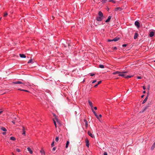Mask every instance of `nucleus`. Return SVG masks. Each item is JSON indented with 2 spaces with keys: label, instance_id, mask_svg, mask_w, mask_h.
<instances>
[{
  "label": "nucleus",
  "instance_id": "obj_25",
  "mask_svg": "<svg viewBox=\"0 0 155 155\" xmlns=\"http://www.w3.org/2000/svg\"><path fill=\"white\" fill-rule=\"evenodd\" d=\"M155 147V144L153 143L151 147V150H153L154 149Z\"/></svg>",
  "mask_w": 155,
  "mask_h": 155
},
{
  "label": "nucleus",
  "instance_id": "obj_40",
  "mask_svg": "<svg viewBox=\"0 0 155 155\" xmlns=\"http://www.w3.org/2000/svg\"><path fill=\"white\" fill-rule=\"evenodd\" d=\"M51 146L53 147L54 146V141H53L51 144Z\"/></svg>",
  "mask_w": 155,
  "mask_h": 155
},
{
  "label": "nucleus",
  "instance_id": "obj_10",
  "mask_svg": "<svg viewBox=\"0 0 155 155\" xmlns=\"http://www.w3.org/2000/svg\"><path fill=\"white\" fill-rule=\"evenodd\" d=\"M88 102L89 104V105L91 107V108H93V106L92 103L90 100H88Z\"/></svg>",
  "mask_w": 155,
  "mask_h": 155
},
{
  "label": "nucleus",
  "instance_id": "obj_20",
  "mask_svg": "<svg viewBox=\"0 0 155 155\" xmlns=\"http://www.w3.org/2000/svg\"><path fill=\"white\" fill-rule=\"evenodd\" d=\"M69 144V141L68 140L67 141L65 146V147L66 148H67L68 147Z\"/></svg>",
  "mask_w": 155,
  "mask_h": 155
},
{
  "label": "nucleus",
  "instance_id": "obj_26",
  "mask_svg": "<svg viewBox=\"0 0 155 155\" xmlns=\"http://www.w3.org/2000/svg\"><path fill=\"white\" fill-rule=\"evenodd\" d=\"M18 90H19L21 91H25V92H29L28 90H24V89H21L20 88L18 89Z\"/></svg>",
  "mask_w": 155,
  "mask_h": 155
},
{
  "label": "nucleus",
  "instance_id": "obj_17",
  "mask_svg": "<svg viewBox=\"0 0 155 155\" xmlns=\"http://www.w3.org/2000/svg\"><path fill=\"white\" fill-rule=\"evenodd\" d=\"M0 128L3 131L5 132L7 131V129L3 127H1Z\"/></svg>",
  "mask_w": 155,
  "mask_h": 155
},
{
  "label": "nucleus",
  "instance_id": "obj_51",
  "mask_svg": "<svg viewBox=\"0 0 155 155\" xmlns=\"http://www.w3.org/2000/svg\"><path fill=\"white\" fill-rule=\"evenodd\" d=\"M113 49H114V50H117V47H114Z\"/></svg>",
  "mask_w": 155,
  "mask_h": 155
},
{
  "label": "nucleus",
  "instance_id": "obj_59",
  "mask_svg": "<svg viewBox=\"0 0 155 155\" xmlns=\"http://www.w3.org/2000/svg\"><path fill=\"white\" fill-rule=\"evenodd\" d=\"M5 134H6L5 132H3V134H4V135Z\"/></svg>",
  "mask_w": 155,
  "mask_h": 155
},
{
  "label": "nucleus",
  "instance_id": "obj_48",
  "mask_svg": "<svg viewBox=\"0 0 155 155\" xmlns=\"http://www.w3.org/2000/svg\"><path fill=\"white\" fill-rule=\"evenodd\" d=\"M56 148L55 147H53V149H52V150L53 151L55 150L56 149Z\"/></svg>",
  "mask_w": 155,
  "mask_h": 155
},
{
  "label": "nucleus",
  "instance_id": "obj_44",
  "mask_svg": "<svg viewBox=\"0 0 155 155\" xmlns=\"http://www.w3.org/2000/svg\"><path fill=\"white\" fill-rule=\"evenodd\" d=\"M96 81H97L96 80H94L93 81H92V83L93 84H94V83H95Z\"/></svg>",
  "mask_w": 155,
  "mask_h": 155
},
{
  "label": "nucleus",
  "instance_id": "obj_13",
  "mask_svg": "<svg viewBox=\"0 0 155 155\" xmlns=\"http://www.w3.org/2000/svg\"><path fill=\"white\" fill-rule=\"evenodd\" d=\"M148 107V106H146L141 111H140V112L143 113V112H144L147 109Z\"/></svg>",
  "mask_w": 155,
  "mask_h": 155
},
{
  "label": "nucleus",
  "instance_id": "obj_11",
  "mask_svg": "<svg viewBox=\"0 0 155 155\" xmlns=\"http://www.w3.org/2000/svg\"><path fill=\"white\" fill-rule=\"evenodd\" d=\"M84 121L85 122V126L86 127V128L87 129L88 125L86 119H84Z\"/></svg>",
  "mask_w": 155,
  "mask_h": 155
},
{
  "label": "nucleus",
  "instance_id": "obj_18",
  "mask_svg": "<svg viewBox=\"0 0 155 155\" xmlns=\"http://www.w3.org/2000/svg\"><path fill=\"white\" fill-rule=\"evenodd\" d=\"M148 96H147L146 97L145 99L143 101V102H142V104H144V103H145L146 102V101H147V100L148 99Z\"/></svg>",
  "mask_w": 155,
  "mask_h": 155
},
{
  "label": "nucleus",
  "instance_id": "obj_32",
  "mask_svg": "<svg viewBox=\"0 0 155 155\" xmlns=\"http://www.w3.org/2000/svg\"><path fill=\"white\" fill-rule=\"evenodd\" d=\"M109 2H112L114 3H116V1L114 0H109Z\"/></svg>",
  "mask_w": 155,
  "mask_h": 155
},
{
  "label": "nucleus",
  "instance_id": "obj_22",
  "mask_svg": "<svg viewBox=\"0 0 155 155\" xmlns=\"http://www.w3.org/2000/svg\"><path fill=\"white\" fill-rule=\"evenodd\" d=\"M138 36V34L137 33H136L134 34V39H136L137 38Z\"/></svg>",
  "mask_w": 155,
  "mask_h": 155
},
{
  "label": "nucleus",
  "instance_id": "obj_8",
  "mask_svg": "<svg viewBox=\"0 0 155 155\" xmlns=\"http://www.w3.org/2000/svg\"><path fill=\"white\" fill-rule=\"evenodd\" d=\"M111 17L112 16H109L107 19L105 21V22L106 23L109 22L111 19Z\"/></svg>",
  "mask_w": 155,
  "mask_h": 155
},
{
  "label": "nucleus",
  "instance_id": "obj_14",
  "mask_svg": "<svg viewBox=\"0 0 155 155\" xmlns=\"http://www.w3.org/2000/svg\"><path fill=\"white\" fill-rule=\"evenodd\" d=\"M27 150L29 151L30 154H32L33 153L32 151L29 147L27 148Z\"/></svg>",
  "mask_w": 155,
  "mask_h": 155
},
{
  "label": "nucleus",
  "instance_id": "obj_46",
  "mask_svg": "<svg viewBox=\"0 0 155 155\" xmlns=\"http://www.w3.org/2000/svg\"><path fill=\"white\" fill-rule=\"evenodd\" d=\"M101 83V81H99L98 82L97 84L99 85Z\"/></svg>",
  "mask_w": 155,
  "mask_h": 155
},
{
  "label": "nucleus",
  "instance_id": "obj_43",
  "mask_svg": "<svg viewBox=\"0 0 155 155\" xmlns=\"http://www.w3.org/2000/svg\"><path fill=\"white\" fill-rule=\"evenodd\" d=\"M90 75L91 76H94V74H93V73H90Z\"/></svg>",
  "mask_w": 155,
  "mask_h": 155
},
{
  "label": "nucleus",
  "instance_id": "obj_50",
  "mask_svg": "<svg viewBox=\"0 0 155 155\" xmlns=\"http://www.w3.org/2000/svg\"><path fill=\"white\" fill-rule=\"evenodd\" d=\"M137 78L138 79H140L141 78V77L140 76H138L137 77Z\"/></svg>",
  "mask_w": 155,
  "mask_h": 155
},
{
  "label": "nucleus",
  "instance_id": "obj_56",
  "mask_svg": "<svg viewBox=\"0 0 155 155\" xmlns=\"http://www.w3.org/2000/svg\"><path fill=\"white\" fill-rule=\"evenodd\" d=\"M3 112L2 111H0V114L2 113Z\"/></svg>",
  "mask_w": 155,
  "mask_h": 155
},
{
  "label": "nucleus",
  "instance_id": "obj_42",
  "mask_svg": "<svg viewBox=\"0 0 155 155\" xmlns=\"http://www.w3.org/2000/svg\"><path fill=\"white\" fill-rule=\"evenodd\" d=\"M128 72V71H125L122 72V73H124V74H125V73H127Z\"/></svg>",
  "mask_w": 155,
  "mask_h": 155
},
{
  "label": "nucleus",
  "instance_id": "obj_19",
  "mask_svg": "<svg viewBox=\"0 0 155 155\" xmlns=\"http://www.w3.org/2000/svg\"><path fill=\"white\" fill-rule=\"evenodd\" d=\"M55 120H56V122H57V123L60 126H61V123L59 121V120H58V119L57 118H56L55 119Z\"/></svg>",
  "mask_w": 155,
  "mask_h": 155
},
{
  "label": "nucleus",
  "instance_id": "obj_7",
  "mask_svg": "<svg viewBox=\"0 0 155 155\" xmlns=\"http://www.w3.org/2000/svg\"><path fill=\"white\" fill-rule=\"evenodd\" d=\"M88 135L90 136V137H91L93 138L94 137V134H92L91 133V132L89 131H88Z\"/></svg>",
  "mask_w": 155,
  "mask_h": 155
},
{
  "label": "nucleus",
  "instance_id": "obj_23",
  "mask_svg": "<svg viewBox=\"0 0 155 155\" xmlns=\"http://www.w3.org/2000/svg\"><path fill=\"white\" fill-rule=\"evenodd\" d=\"M154 33L153 32L151 31L150 32L149 34V36L150 37H151L153 36Z\"/></svg>",
  "mask_w": 155,
  "mask_h": 155
},
{
  "label": "nucleus",
  "instance_id": "obj_15",
  "mask_svg": "<svg viewBox=\"0 0 155 155\" xmlns=\"http://www.w3.org/2000/svg\"><path fill=\"white\" fill-rule=\"evenodd\" d=\"M98 14L100 16H101V17H103V13H102V12H101V11L99 12L98 13Z\"/></svg>",
  "mask_w": 155,
  "mask_h": 155
},
{
  "label": "nucleus",
  "instance_id": "obj_61",
  "mask_svg": "<svg viewBox=\"0 0 155 155\" xmlns=\"http://www.w3.org/2000/svg\"><path fill=\"white\" fill-rule=\"evenodd\" d=\"M21 80L22 81H24L23 80Z\"/></svg>",
  "mask_w": 155,
  "mask_h": 155
},
{
  "label": "nucleus",
  "instance_id": "obj_34",
  "mask_svg": "<svg viewBox=\"0 0 155 155\" xmlns=\"http://www.w3.org/2000/svg\"><path fill=\"white\" fill-rule=\"evenodd\" d=\"M95 116L96 117H97V118L98 119V120L99 119V116L97 115V113L95 114Z\"/></svg>",
  "mask_w": 155,
  "mask_h": 155
},
{
  "label": "nucleus",
  "instance_id": "obj_1",
  "mask_svg": "<svg viewBox=\"0 0 155 155\" xmlns=\"http://www.w3.org/2000/svg\"><path fill=\"white\" fill-rule=\"evenodd\" d=\"M118 76H121L123 77H124L126 78H129L132 77L133 76L132 75H127V76H126L124 74L120 72V73H119V74H118Z\"/></svg>",
  "mask_w": 155,
  "mask_h": 155
},
{
  "label": "nucleus",
  "instance_id": "obj_30",
  "mask_svg": "<svg viewBox=\"0 0 155 155\" xmlns=\"http://www.w3.org/2000/svg\"><path fill=\"white\" fill-rule=\"evenodd\" d=\"M99 67L101 68H104V66L102 64H100L99 65Z\"/></svg>",
  "mask_w": 155,
  "mask_h": 155
},
{
  "label": "nucleus",
  "instance_id": "obj_27",
  "mask_svg": "<svg viewBox=\"0 0 155 155\" xmlns=\"http://www.w3.org/2000/svg\"><path fill=\"white\" fill-rule=\"evenodd\" d=\"M120 73V71H116L113 72V74L114 75H115V74H119V73Z\"/></svg>",
  "mask_w": 155,
  "mask_h": 155
},
{
  "label": "nucleus",
  "instance_id": "obj_55",
  "mask_svg": "<svg viewBox=\"0 0 155 155\" xmlns=\"http://www.w3.org/2000/svg\"><path fill=\"white\" fill-rule=\"evenodd\" d=\"M99 117H100V118H101L102 117V115L101 114H100L99 115Z\"/></svg>",
  "mask_w": 155,
  "mask_h": 155
},
{
  "label": "nucleus",
  "instance_id": "obj_52",
  "mask_svg": "<svg viewBox=\"0 0 155 155\" xmlns=\"http://www.w3.org/2000/svg\"><path fill=\"white\" fill-rule=\"evenodd\" d=\"M98 85V84H97L94 86V87H96Z\"/></svg>",
  "mask_w": 155,
  "mask_h": 155
},
{
  "label": "nucleus",
  "instance_id": "obj_35",
  "mask_svg": "<svg viewBox=\"0 0 155 155\" xmlns=\"http://www.w3.org/2000/svg\"><path fill=\"white\" fill-rule=\"evenodd\" d=\"M55 141L56 142H58V140H59V137H56L55 138Z\"/></svg>",
  "mask_w": 155,
  "mask_h": 155
},
{
  "label": "nucleus",
  "instance_id": "obj_57",
  "mask_svg": "<svg viewBox=\"0 0 155 155\" xmlns=\"http://www.w3.org/2000/svg\"><path fill=\"white\" fill-rule=\"evenodd\" d=\"M143 93H144V94L145 93H146V91H143Z\"/></svg>",
  "mask_w": 155,
  "mask_h": 155
},
{
  "label": "nucleus",
  "instance_id": "obj_41",
  "mask_svg": "<svg viewBox=\"0 0 155 155\" xmlns=\"http://www.w3.org/2000/svg\"><path fill=\"white\" fill-rule=\"evenodd\" d=\"M127 44H124L122 45V47H126L127 46Z\"/></svg>",
  "mask_w": 155,
  "mask_h": 155
},
{
  "label": "nucleus",
  "instance_id": "obj_3",
  "mask_svg": "<svg viewBox=\"0 0 155 155\" xmlns=\"http://www.w3.org/2000/svg\"><path fill=\"white\" fill-rule=\"evenodd\" d=\"M103 19V17L101 16H97L96 17V20L99 21H101Z\"/></svg>",
  "mask_w": 155,
  "mask_h": 155
},
{
  "label": "nucleus",
  "instance_id": "obj_29",
  "mask_svg": "<svg viewBox=\"0 0 155 155\" xmlns=\"http://www.w3.org/2000/svg\"><path fill=\"white\" fill-rule=\"evenodd\" d=\"M10 139L11 140L14 141L15 140L16 138L14 137H11L10 138Z\"/></svg>",
  "mask_w": 155,
  "mask_h": 155
},
{
  "label": "nucleus",
  "instance_id": "obj_12",
  "mask_svg": "<svg viewBox=\"0 0 155 155\" xmlns=\"http://www.w3.org/2000/svg\"><path fill=\"white\" fill-rule=\"evenodd\" d=\"M148 107V106H146L141 111H140V112L143 113V112H144L147 109Z\"/></svg>",
  "mask_w": 155,
  "mask_h": 155
},
{
  "label": "nucleus",
  "instance_id": "obj_31",
  "mask_svg": "<svg viewBox=\"0 0 155 155\" xmlns=\"http://www.w3.org/2000/svg\"><path fill=\"white\" fill-rule=\"evenodd\" d=\"M53 121H54V124L56 128L57 127V124H56V123L57 122L56 121V120H53Z\"/></svg>",
  "mask_w": 155,
  "mask_h": 155
},
{
  "label": "nucleus",
  "instance_id": "obj_6",
  "mask_svg": "<svg viewBox=\"0 0 155 155\" xmlns=\"http://www.w3.org/2000/svg\"><path fill=\"white\" fill-rule=\"evenodd\" d=\"M12 84H22V82L21 81H17L13 82Z\"/></svg>",
  "mask_w": 155,
  "mask_h": 155
},
{
  "label": "nucleus",
  "instance_id": "obj_5",
  "mask_svg": "<svg viewBox=\"0 0 155 155\" xmlns=\"http://www.w3.org/2000/svg\"><path fill=\"white\" fill-rule=\"evenodd\" d=\"M85 143L86 146L88 147H89V141L87 138L85 139Z\"/></svg>",
  "mask_w": 155,
  "mask_h": 155
},
{
  "label": "nucleus",
  "instance_id": "obj_54",
  "mask_svg": "<svg viewBox=\"0 0 155 155\" xmlns=\"http://www.w3.org/2000/svg\"><path fill=\"white\" fill-rule=\"evenodd\" d=\"M94 109L95 110H97V107H94Z\"/></svg>",
  "mask_w": 155,
  "mask_h": 155
},
{
  "label": "nucleus",
  "instance_id": "obj_64",
  "mask_svg": "<svg viewBox=\"0 0 155 155\" xmlns=\"http://www.w3.org/2000/svg\"><path fill=\"white\" fill-rule=\"evenodd\" d=\"M154 61L155 62V61Z\"/></svg>",
  "mask_w": 155,
  "mask_h": 155
},
{
  "label": "nucleus",
  "instance_id": "obj_38",
  "mask_svg": "<svg viewBox=\"0 0 155 155\" xmlns=\"http://www.w3.org/2000/svg\"><path fill=\"white\" fill-rule=\"evenodd\" d=\"M16 150L18 152H20L21 151L19 149H16Z\"/></svg>",
  "mask_w": 155,
  "mask_h": 155
},
{
  "label": "nucleus",
  "instance_id": "obj_58",
  "mask_svg": "<svg viewBox=\"0 0 155 155\" xmlns=\"http://www.w3.org/2000/svg\"><path fill=\"white\" fill-rule=\"evenodd\" d=\"M144 95H142L141 96V98H143L144 97Z\"/></svg>",
  "mask_w": 155,
  "mask_h": 155
},
{
  "label": "nucleus",
  "instance_id": "obj_4",
  "mask_svg": "<svg viewBox=\"0 0 155 155\" xmlns=\"http://www.w3.org/2000/svg\"><path fill=\"white\" fill-rule=\"evenodd\" d=\"M134 24L135 26H136L137 28H139L140 27V24L138 21H136L135 22Z\"/></svg>",
  "mask_w": 155,
  "mask_h": 155
},
{
  "label": "nucleus",
  "instance_id": "obj_2",
  "mask_svg": "<svg viewBox=\"0 0 155 155\" xmlns=\"http://www.w3.org/2000/svg\"><path fill=\"white\" fill-rule=\"evenodd\" d=\"M22 86L23 87L24 86H29V83L28 82H22Z\"/></svg>",
  "mask_w": 155,
  "mask_h": 155
},
{
  "label": "nucleus",
  "instance_id": "obj_16",
  "mask_svg": "<svg viewBox=\"0 0 155 155\" xmlns=\"http://www.w3.org/2000/svg\"><path fill=\"white\" fill-rule=\"evenodd\" d=\"M121 10H122V9L120 7L116 8L114 9V10L116 11H117L118 10L121 11Z\"/></svg>",
  "mask_w": 155,
  "mask_h": 155
},
{
  "label": "nucleus",
  "instance_id": "obj_45",
  "mask_svg": "<svg viewBox=\"0 0 155 155\" xmlns=\"http://www.w3.org/2000/svg\"><path fill=\"white\" fill-rule=\"evenodd\" d=\"M104 155H107V152H105L104 153Z\"/></svg>",
  "mask_w": 155,
  "mask_h": 155
},
{
  "label": "nucleus",
  "instance_id": "obj_39",
  "mask_svg": "<svg viewBox=\"0 0 155 155\" xmlns=\"http://www.w3.org/2000/svg\"><path fill=\"white\" fill-rule=\"evenodd\" d=\"M8 15V14L7 12H5V13L4 15V17H6Z\"/></svg>",
  "mask_w": 155,
  "mask_h": 155
},
{
  "label": "nucleus",
  "instance_id": "obj_62",
  "mask_svg": "<svg viewBox=\"0 0 155 155\" xmlns=\"http://www.w3.org/2000/svg\"><path fill=\"white\" fill-rule=\"evenodd\" d=\"M12 155H14V154L13 153H12Z\"/></svg>",
  "mask_w": 155,
  "mask_h": 155
},
{
  "label": "nucleus",
  "instance_id": "obj_49",
  "mask_svg": "<svg viewBox=\"0 0 155 155\" xmlns=\"http://www.w3.org/2000/svg\"><path fill=\"white\" fill-rule=\"evenodd\" d=\"M143 89L144 90H145L146 89V87L145 86H143Z\"/></svg>",
  "mask_w": 155,
  "mask_h": 155
},
{
  "label": "nucleus",
  "instance_id": "obj_36",
  "mask_svg": "<svg viewBox=\"0 0 155 155\" xmlns=\"http://www.w3.org/2000/svg\"><path fill=\"white\" fill-rule=\"evenodd\" d=\"M28 63H32V60L31 59H30L28 62Z\"/></svg>",
  "mask_w": 155,
  "mask_h": 155
},
{
  "label": "nucleus",
  "instance_id": "obj_37",
  "mask_svg": "<svg viewBox=\"0 0 155 155\" xmlns=\"http://www.w3.org/2000/svg\"><path fill=\"white\" fill-rule=\"evenodd\" d=\"M107 1V0H102V3H105Z\"/></svg>",
  "mask_w": 155,
  "mask_h": 155
},
{
  "label": "nucleus",
  "instance_id": "obj_63",
  "mask_svg": "<svg viewBox=\"0 0 155 155\" xmlns=\"http://www.w3.org/2000/svg\"><path fill=\"white\" fill-rule=\"evenodd\" d=\"M154 143L155 144V142H154Z\"/></svg>",
  "mask_w": 155,
  "mask_h": 155
},
{
  "label": "nucleus",
  "instance_id": "obj_9",
  "mask_svg": "<svg viewBox=\"0 0 155 155\" xmlns=\"http://www.w3.org/2000/svg\"><path fill=\"white\" fill-rule=\"evenodd\" d=\"M22 132L23 133L22 134L24 136L25 135V128L24 127H22Z\"/></svg>",
  "mask_w": 155,
  "mask_h": 155
},
{
  "label": "nucleus",
  "instance_id": "obj_21",
  "mask_svg": "<svg viewBox=\"0 0 155 155\" xmlns=\"http://www.w3.org/2000/svg\"><path fill=\"white\" fill-rule=\"evenodd\" d=\"M21 58H25L26 56L24 54H19Z\"/></svg>",
  "mask_w": 155,
  "mask_h": 155
},
{
  "label": "nucleus",
  "instance_id": "obj_60",
  "mask_svg": "<svg viewBox=\"0 0 155 155\" xmlns=\"http://www.w3.org/2000/svg\"><path fill=\"white\" fill-rule=\"evenodd\" d=\"M14 119H16V117H15L14 118Z\"/></svg>",
  "mask_w": 155,
  "mask_h": 155
},
{
  "label": "nucleus",
  "instance_id": "obj_33",
  "mask_svg": "<svg viewBox=\"0 0 155 155\" xmlns=\"http://www.w3.org/2000/svg\"><path fill=\"white\" fill-rule=\"evenodd\" d=\"M91 110H92V111L93 112V113H94V115L96 114V112L94 110V109H93V108L91 109Z\"/></svg>",
  "mask_w": 155,
  "mask_h": 155
},
{
  "label": "nucleus",
  "instance_id": "obj_24",
  "mask_svg": "<svg viewBox=\"0 0 155 155\" xmlns=\"http://www.w3.org/2000/svg\"><path fill=\"white\" fill-rule=\"evenodd\" d=\"M120 39V38H116L114 39H113V40L114 41H118Z\"/></svg>",
  "mask_w": 155,
  "mask_h": 155
},
{
  "label": "nucleus",
  "instance_id": "obj_47",
  "mask_svg": "<svg viewBox=\"0 0 155 155\" xmlns=\"http://www.w3.org/2000/svg\"><path fill=\"white\" fill-rule=\"evenodd\" d=\"M107 41H108V42H110V41H113V39H112V40H110V39H108Z\"/></svg>",
  "mask_w": 155,
  "mask_h": 155
},
{
  "label": "nucleus",
  "instance_id": "obj_28",
  "mask_svg": "<svg viewBox=\"0 0 155 155\" xmlns=\"http://www.w3.org/2000/svg\"><path fill=\"white\" fill-rule=\"evenodd\" d=\"M41 153V154L42 155H45V152L43 150H41V151H40Z\"/></svg>",
  "mask_w": 155,
  "mask_h": 155
},
{
  "label": "nucleus",
  "instance_id": "obj_53",
  "mask_svg": "<svg viewBox=\"0 0 155 155\" xmlns=\"http://www.w3.org/2000/svg\"><path fill=\"white\" fill-rule=\"evenodd\" d=\"M12 123H13V124H15V122L14 120H12Z\"/></svg>",
  "mask_w": 155,
  "mask_h": 155
}]
</instances>
